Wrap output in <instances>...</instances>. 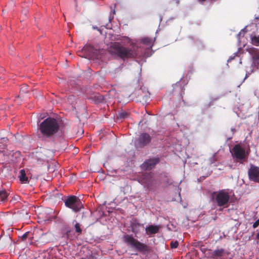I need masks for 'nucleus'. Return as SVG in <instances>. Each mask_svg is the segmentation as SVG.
Masks as SVG:
<instances>
[{
    "mask_svg": "<svg viewBox=\"0 0 259 259\" xmlns=\"http://www.w3.org/2000/svg\"><path fill=\"white\" fill-rule=\"evenodd\" d=\"M9 194L5 189L0 190V200L2 202H5L8 200Z\"/></svg>",
    "mask_w": 259,
    "mask_h": 259,
    "instance_id": "13",
    "label": "nucleus"
},
{
    "mask_svg": "<svg viewBox=\"0 0 259 259\" xmlns=\"http://www.w3.org/2000/svg\"><path fill=\"white\" fill-rule=\"evenodd\" d=\"M256 238L259 239V232L256 234Z\"/></svg>",
    "mask_w": 259,
    "mask_h": 259,
    "instance_id": "29",
    "label": "nucleus"
},
{
    "mask_svg": "<svg viewBox=\"0 0 259 259\" xmlns=\"http://www.w3.org/2000/svg\"><path fill=\"white\" fill-rule=\"evenodd\" d=\"M89 48V49H92V47H91V46H89V47H85L83 49V50H86L88 49V48Z\"/></svg>",
    "mask_w": 259,
    "mask_h": 259,
    "instance_id": "28",
    "label": "nucleus"
},
{
    "mask_svg": "<svg viewBox=\"0 0 259 259\" xmlns=\"http://www.w3.org/2000/svg\"><path fill=\"white\" fill-rule=\"evenodd\" d=\"M65 206L71 208L74 212H78L83 208V204L80 199L75 196H71L65 201Z\"/></svg>",
    "mask_w": 259,
    "mask_h": 259,
    "instance_id": "5",
    "label": "nucleus"
},
{
    "mask_svg": "<svg viewBox=\"0 0 259 259\" xmlns=\"http://www.w3.org/2000/svg\"><path fill=\"white\" fill-rule=\"evenodd\" d=\"M230 198V195L226 190L213 192L210 195L211 202L220 207V210L229 206Z\"/></svg>",
    "mask_w": 259,
    "mask_h": 259,
    "instance_id": "3",
    "label": "nucleus"
},
{
    "mask_svg": "<svg viewBox=\"0 0 259 259\" xmlns=\"http://www.w3.org/2000/svg\"><path fill=\"white\" fill-rule=\"evenodd\" d=\"M28 92V90H27V85H24L23 87H22L21 89H20V94L18 95V97H20L21 96H23V95L25 94V93H27Z\"/></svg>",
    "mask_w": 259,
    "mask_h": 259,
    "instance_id": "21",
    "label": "nucleus"
},
{
    "mask_svg": "<svg viewBox=\"0 0 259 259\" xmlns=\"http://www.w3.org/2000/svg\"><path fill=\"white\" fill-rule=\"evenodd\" d=\"M159 162L160 159L159 157L150 158L144 161L141 165V168L144 170H150L154 168Z\"/></svg>",
    "mask_w": 259,
    "mask_h": 259,
    "instance_id": "9",
    "label": "nucleus"
},
{
    "mask_svg": "<svg viewBox=\"0 0 259 259\" xmlns=\"http://www.w3.org/2000/svg\"><path fill=\"white\" fill-rule=\"evenodd\" d=\"M123 241L127 244V245L134 247L138 251L145 254L148 253L150 248L147 245L140 242L137 239L131 235H125L123 237Z\"/></svg>",
    "mask_w": 259,
    "mask_h": 259,
    "instance_id": "4",
    "label": "nucleus"
},
{
    "mask_svg": "<svg viewBox=\"0 0 259 259\" xmlns=\"http://www.w3.org/2000/svg\"><path fill=\"white\" fill-rule=\"evenodd\" d=\"M159 228L157 226L150 225L146 228V231L148 234H155L158 232Z\"/></svg>",
    "mask_w": 259,
    "mask_h": 259,
    "instance_id": "12",
    "label": "nucleus"
},
{
    "mask_svg": "<svg viewBox=\"0 0 259 259\" xmlns=\"http://www.w3.org/2000/svg\"><path fill=\"white\" fill-rule=\"evenodd\" d=\"M249 179L255 183H259V167L251 164L248 170Z\"/></svg>",
    "mask_w": 259,
    "mask_h": 259,
    "instance_id": "8",
    "label": "nucleus"
},
{
    "mask_svg": "<svg viewBox=\"0 0 259 259\" xmlns=\"http://www.w3.org/2000/svg\"><path fill=\"white\" fill-rule=\"evenodd\" d=\"M140 183L148 187L151 186L153 182V175L151 172L143 174L140 178Z\"/></svg>",
    "mask_w": 259,
    "mask_h": 259,
    "instance_id": "10",
    "label": "nucleus"
},
{
    "mask_svg": "<svg viewBox=\"0 0 259 259\" xmlns=\"http://www.w3.org/2000/svg\"><path fill=\"white\" fill-rule=\"evenodd\" d=\"M8 139L6 137L2 138L0 139V147L2 148H4L7 143L8 142Z\"/></svg>",
    "mask_w": 259,
    "mask_h": 259,
    "instance_id": "20",
    "label": "nucleus"
},
{
    "mask_svg": "<svg viewBox=\"0 0 259 259\" xmlns=\"http://www.w3.org/2000/svg\"><path fill=\"white\" fill-rule=\"evenodd\" d=\"M251 44L255 46H259V35L258 36L254 35L251 37Z\"/></svg>",
    "mask_w": 259,
    "mask_h": 259,
    "instance_id": "16",
    "label": "nucleus"
},
{
    "mask_svg": "<svg viewBox=\"0 0 259 259\" xmlns=\"http://www.w3.org/2000/svg\"><path fill=\"white\" fill-rule=\"evenodd\" d=\"M224 252V250L223 249H217L213 251V255L217 257H221L223 255Z\"/></svg>",
    "mask_w": 259,
    "mask_h": 259,
    "instance_id": "19",
    "label": "nucleus"
},
{
    "mask_svg": "<svg viewBox=\"0 0 259 259\" xmlns=\"http://www.w3.org/2000/svg\"><path fill=\"white\" fill-rule=\"evenodd\" d=\"M20 175L19 176L20 181L23 183H26L28 182V179L26 176L25 171L24 169L20 170Z\"/></svg>",
    "mask_w": 259,
    "mask_h": 259,
    "instance_id": "14",
    "label": "nucleus"
},
{
    "mask_svg": "<svg viewBox=\"0 0 259 259\" xmlns=\"http://www.w3.org/2000/svg\"><path fill=\"white\" fill-rule=\"evenodd\" d=\"M137 47L132 46L130 48H126L119 42H112L108 48L110 54L115 55L121 59L132 58L135 57L137 54Z\"/></svg>",
    "mask_w": 259,
    "mask_h": 259,
    "instance_id": "1",
    "label": "nucleus"
},
{
    "mask_svg": "<svg viewBox=\"0 0 259 259\" xmlns=\"http://www.w3.org/2000/svg\"><path fill=\"white\" fill-rule=\"evenodd\" d=\"M19 200V196H14L12 199L11 200V202L14 201H18Z\"/></svg>",
    "mask_w": 259,
    "mask_h": 259,
    "instance_id": "27",
    "label": "nucleus"
},
{
    "mask_svg": "<svg viewBox=\"0 0 259 259\" xmlns=\"http://www.w3.org/2000/svg\"><path fill=\"white\" fill-rule=\"evenodd\" d=\"M103 99V97L100 96V98L99 99V102H101V100H102Z\"/></svg>",
    "mask_w": 259,
    "mask_h": 259,
    "instance_id": "30",
    "label": "nucleus"
},
{
    "mask_svg": "<svg viewBox=\"0 0 259 259\" xmlns=\"http://www.w3.org/2000/svg\"><path fill=\"white\" fill-rule=\"evenodd\" d=\"M128 117V114L126 111H121L117 115L118 119H125Z\"/></svg>",
    "mask_w": 259,
    "mask_h": 259,
    "instance_id": "18",
    "label": "nucleus"
},
{
    "mask_svg": "<svg viewBox=\"0 0 259 259\" xmlns=\"http://www.w3.org/2000/svg\"><path fill=\"white\" fill-rule=\"evenodd\" d=\"M151 141V137L148 133H143L140 135L135 142L137 148H143L148 145Z\"/></svg>",
    "mask_w": 259,
    "mask_h": 259,
    "instance_id": "7",
    "label": "nucleus"
},
{
    "mask_svg": "<svg viewBox=\"0 0 259 259\" xmlns=\"http://www.w3.org/2000/svg\"><path fill=\"white\" fill-rule=\"evenodd\" d=\"M259 226V219L257 220L253 224L252 227L253 228H255Z\"/></svg>",
    "mask_w": 259,
    "mask_h": 259,
    "instance_id": "26",
    "label": "nucleus"
},
{
    "mask_svg": "<svg viewBox=\"0 0 259 259\" xmlns=\"http://www.w3.org/2000/svg\"><path fill=\"white\" fill-rule=\"evenodd\" d=\"M199 2H205L206 0H198Z\"/></svg>",
    "mask_w": 259,
    "mask_h": 259,
    "instance_id": "31",
    "label": "nucleus"
},
{
    "mask_svg": "<svg viewBox=\"0 0 259 259\" xmlns=\"http://www.w3.org/2000/svg\"><path fill=\"white\" fill-rule=\"evenodd\" d=\"M59 124L58 121L52 117H48L39 125V131L42 136L50 138L58 133Z\"/></svg>",
    "mask_w": 259,
    "mask_h": 259,
    "instance_id": "2",
    "label": "nucleus"
},
{
    "mask_svg": "<svg viewBox=\"0 0 259 259\" xmlns=\"http://www.w3.org/2000/svg\"><path fill=\"white\" fill-rule=\"evenodd\" d=\"M232 150L233 156L238 160H245L248 156L244 148L239 144L235 145Z\"/></svg>",
    "mask_w": 259,
    "mask_h": 259,
    "instance_id": "6",
    "label": "nucleus"
},
{
    "mask_svg": "<svg viewBox=\"0 0 259 259\" xmlns=\"http://www.w3.org/2000/svg\"><path fill=\"white\" fill-rule=\"evenodd\" d=\"M75 231L78 234H80L82 232V229L80 228V225L79 223H76L74 225Z\"/></svg>",
    "mask_w": 259,
    "mask_h": 259,
    "instance_id": "22",
    "label": "nucleus"
},
{
    "mask_svg": "<svg viewBox=\"0 0 259 259\" xmlns=\"http://www.w3.org/2000/svg\"><path fill=\"white\" fill-rule=\"evenodd\" d=\"M4 240L7 241L8 243H10L11 241V237L9 236H0V241L3 242Z\"/></svg>",
    "mask_w": 259,
    "mask_h": 259,
    "instance_id": "23",
    "label": "nucleus"
},
{
    "mask_svg": "<svg viewBox=\"0 0 259 259\" xmlns=\"http://www.w3.org/2000/svg\"><path fill=\"white\" fill-rule=\"evenodd\" d=\"M30 234V233L29 232H27L20 237L21 238V240L24 241L26 240V239L29 237Z\"/></svg>",
    "mask_w": 259,
    "mask_h": 259,
    "instance_id": "24",
    "label": "nucleus"
},
{
    "mask_svg": "<svg viewBox=\"0 0 259 259\" xmlns=\"http://www.w3.org/2000/svg\"><path fill=\"white\" fill-rule=\"evenodd\" d=\"M252 59L255 65L259 67V53H257L253 55Z\"/></svg>",
    "mask_w": 259,
    "mask_h": 259,
    "instance_id": "17",
    "label": "nucleus"
},
{
    "mask_svg": "<svg viewBox=\"0 0 259 259\" xmlns=\"http://www.w3.org/2000/svg\"><path fill=\"white\" fill-rule=\"evenodd\" d=\"M170 247L171 248H177L178 247L179 245V242L178 241H172L170 242Z\"/></svg>",
    "mask_w": 259,
    "mask_h": 259,
    "instance_id": "25",
    "label": "nucleus"
},
{
    "mask_svg": "<svg viewBox=\"0 0 259 259\" xmlns=\"http://www.w3.org/2000/svg\"><path fill=\"white\" fill-rule=\"evenodd\" d=\"M141 225L137 222H134L131 224V231L133 233H134L135 235L138 234L140 231V227Z\"/></svg>",
    "mask_w": 259,
    "mask_h": 259,
    "instance_id": "11",
    "label": "nucleus"
},
{
    "mask_svg": "<svg viewBox=\"0 0 259 259\" xmlns=\"http://www.w3.org/2000/svg\"><path fill=\"white\" fill-rule=\"evenodd\" d=\"M141 42L144 45L150 46L152 47L153 46V40L152 38L149 37H145L141 39Z\"/></svg>",
    "mask_w": 259,
    "mask_h": 259,
    "instance_id": "15",
    "label": "nucleus"
}]
</instances>
